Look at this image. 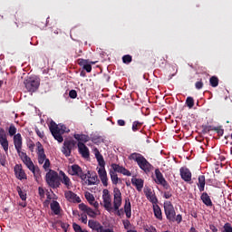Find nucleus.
<instances>
[{
	"instance_id": "nucleus-48",
	"label": "nucleus",
	"mask_w": 232,
	"mask_h": 232,
	"mask_svg": "<svg viewBox=\"0 0 232 232\" xmlns=\"http://www.w3.org/2000/svg\"><path fill=\"white\" fill-rule=\"evenodd\" d=\"M34 131L36 135L40 137V139H44V131H41L37 127L34 129Z\"/></svg>"
},
{
	"instance_id": "nucleus-3",
	"label": "nucleus",
	"mask_w": 232,
	"mask_h": 232,
	"mask_svg": "<svg viewBox=\"0 0 232 232\" xmlns=\"http://www.w3.org/2000/svg\"><path fill=\"white\" fill-rule=\"evenodd\" d=\"M49 130L53 135V137L58 142H63L64 138H63V133H66V126L64 125H57L55 121H51L49 124Z\"/></svg>"
},
{
	"instance_id": "nucleus-62",
	"label": "nucleus",
	"mask_w": 232,
	"mask_h": 232,
	"mask_svg": "<svg viewBox=\"0 0 232 232\" xmlns=\"http://www.w3.org/2000/svg\"><path fill=\"white\" fill-rule=\"evenodd\" d=\"M91 206H93V208H95V209H99V202H97V201H93L92 204H91Z\"/></svg>"
},
{
	"instance_id": "nucleus-26",
	"label": "nucleus",
	"mask_w": 232,
	"mask_h": 232,
	"mask_svg": "<svg viewBox=\"0 0 232 232\" xmlns=\"http://www.w3.org/2000/svg\"><path fill=\"white\" fill-rule=\"evenodd\" d=\"M153 213L158 220H162V209H160V207L159 205H153Z\"/></svg>"
},
{
	"instance_id": "nucleus-44",
	"label": "nucleus",
	"mask_w": 232,
	"mask_h": 232,
	"mask_svg": "<svg viewBox=\"0 0 232 232\" xmlns=\"http://www.w3.org/2000/svg\"><path fill=\"white\" fill-rule=\"evenodd\" d=\"M195 88L196 90H202L204 88V82H202V79L195 83Z\"/></svg>"
},
{
	"instance_id": "nucleus-35",
	"label": "nucleus",
	"mask_w": 232,
	"mask_h": 232,
	"mask_svg": "<svg viewBox=\"0 0 232 232\" xmlns=\"http://www.w3.org/2000/svg\"><path fill=\"white\" fill-rule=\"evenodd\" d=\"M8 133H9L10 137H14V135L15 137V135H17V134H15V133H17V128H15V125H14V124L10 125Z\"/></svg>"
},
{
	"instance_id": "nucleus-6",
	"label": "nucleus",
	"mask_w": 232,
	"mask_h": 232,
	"mask_svg": "<svg viewBox=\"0 0 232 232\" xmlns=\"http://www.w3.org/2000/svg\"><path fill=\"white\" fill-rule=\"evenodd\" d=\"M14 148H15L17 154L20 157L21 160H23V159H26L28 157V155L26 154V152L22 151L23 137L21 136V133H17L16 135L14 136Z\"/></svg>"
},
{
	"instance_id": "nucleus-37",
	"label": "nucleus",
	"mask_w": 232,
	"mask_h": 232,
	"mask_svg": "<svg viewBox=\"0 0 232 232\" xmlns=\"http://www.w3.org/2000/svg\"><path fill=\"white\" fill-rule=\"evenodd\" d=\"M17 192L22 200H26V192L23 191L21 187H17Z\"/></svg>"
},
{
	"instance_id": "nucleus-28",
	"label": "nucleus",
	"mask_w": 232,
	"mask_h": 232,
	"mask_svg": "<svg viewBox=\"0 0 232 232\" xmlns=\"http://www.w3.org/2000/svg\"><path fill=\"white\" fill-rule=\"evenodd\" d=\"M97 182H99V177L97 176V174H94L92 176L90 175L88 177V179H87L88 186H95Z\"/></svg>"
},
{
	"instance_id": "nucleus-12",
	"label": "nucleus",
	"mask_w": 232,
	"mask_h": 232,
	"mask_svg": "<svg viewBox=\"0 0 232 232\" xmlns=\"http://www.w3.org/2000/svg\"><path fill=\"white\" fill-rule=\"evenodd\" d=\"M36 151L38 155V163L44 164V160H46V154L44 153V147L41 141L36 142Z\"/></svg>"
},
{
	"instance_id": "nucleus-4",
	"label": "nucleus",
	"mask_w": 232,
	"mask_h": 232,
	"mask_svg": "<svg viewBox=\"0 0 232 232\" xmlns=\"http://www.w3.org/2000/svg\"><path fill=\"white\" fill-rule=\"evenodd\" d=\"M45 182L52 188V189H57L61 188V177L59 173L53 169H49V171L45 175Z\"/></svg>"
},
{
	"instance_id": "nucleus-7",
	"label": "nucleus",
	"mask_w": 232,
	"mask_h": 232,
	"mask_svg": "<svg viewBox=\"0 0 232 232\" xmlns=\"http://www.w3.org/2000/svg\"><path fill=\"white\" fill-rule=\"evenodd\" d=\"M122 206V193L119 188H113V208L114 211H117V216L121 217V211H119V208Z\"/></svg>"
},
{
	"instance_id": "nucleus-33",
	"label": "nucleus",
	"mask_w": 232,
	"mask_h": 232,
	"mask_svg": "<svg viewBox=\"0 0 232 232\" xmlns=\"http://www.w3.org/2000/svg\"><path fill=\"white\" fill-rule=\"evenodd\" d=\"M85 198L89 202V204H93V202H95V197H93V194L90 192L85 193Z\"/></svg>"
},
{
	"instance_id": "nucleus-9",
	"label": "nucleus",
	"mask_w": 232,
	"mask_h": 232,
	"mask_svg": "<svg viewBox=\"0 0 232 232\" xmlns=\"http://www.w3.org/2000/svg\"><path fill=\"white\" fill-rule=\"evenodd\" d=\"M77 146V141L74 140H65L62 148V153L65 157H70L72 155V150Z\"/></svg>"
},
{
	"instance_id": "nucleus-51",
	"label": "nucleus",
	"mask_w": 232,
	"mask_h": 232,
	"mask_svg": "<svg viewBox=\"0 0 232 232\" xmlns=\"http://www.w3.org/2000/svg\"><path fill=\"white\" fill-rule=\"evenodd\" d=\"M79 209H81V211H84L86 213L87 209L90 208L88 206H86V204L84 203H81L78 206Z\"/></svg>"
},
{
	"instance_id": "nucleus-55",
	"label": "nucleus",
	"mask_w": 232,
	"mask_h": 232,
	"mask_svg": "<svg viewBox=\"0 0 232 232\" xmlns=\"http://www.w3.org/2000/svg\"><path fill=\"white\" fill-rule=\"evenodd\" d=\"M163 197H164V198H171V197H173V195L169 191H165Z\"/></svg>"
},
{
	"instance_id": "nucleus-45",
	"label": "nucleus",
	"mask_w": 232,
	"mask_h": 232,
	"mask_svg": "<svg viewBox=\"0 0 232 232\" xmlns=\"http://www.w3.org/2000/svg\"><path fill=\"white\" fill-rule=\"evenodd\" d=\"M78 217H81V220L82 224H88V216L86 214H79L77 213Z\"/></svg>"
},
{
	"instance_id": "nucleus-22",
	"label": "nucleus",
	"mask_w": 232,
	"mask_h": 232,
	"mask_svg": "<svg viewBox=\"0 0 232 232\" xmlns=\"http://www.w3.org/2000/svg\"><path fill=\"white\" fill-rule=\"evenodd\" d=\"M131 184L132 186H135L137 191H142V188H144V179L132 178Z\"/></svg>"
},
{
	"instance_id": "nucleus-30",
	"label": "nucleus",
	"mask_w": 232,
	"mask_h": 232,
	"mask_svg": "<svg viewBox=\"0 0 232 232\" xmlns=\"http://www.w3.org/2000/svg\"><path fill=\"white\" fill-rule=\"evenodd\" d=\"M110 175H111V180L114 186H117L119 184V176L115 171L110 170Z\"/></svg>"
},
{
	"instance_id": "nucleus-64",
	"label": "nucleus",
	"mask_w": 232,
	"mask_h": 232,
	"mask_svg": "<svg viewBox=\"0 0 232 232\" xmlns=\"http://www.w3.org/2000/svg\"><path fill=\"white\" fill-rule=\"evenodd\" d=\"M74 139L76 140H81V137H82V135H80V134H74Z\"/></svg>"
},
{
	"instance_id": "nucleus-52",
	"label": "nucleus",
	"mask_w": 232,
	"mask_h": 232,
	"mask_svg": "<svg viewBox=\"0 0 232 232\" xmlns=\"http://www.w3.org/2000/svg\"><path fill=\"white\" fill-rule=\"evenodd\" d=\"M122 224L124 226V229H130V227L131 226V223L128 219L123 220Z\"/></svg>"
},
{
	"instance_id": "nucleus-63",
	"label": "nucleus",
	"mask_w": 232,
	"mask_h": 232,
	"mask_svg": "<svg viewBox=\"0 0 232 232\" xmlns=\"http://www.w3.org/2000/svg\"><path fill=\"white\" fill-rule=\"evenodd\" d=\"M102 232H114L113 229H111V228H103L102 229Z\"/></svg>"
},
{
	"instance_id": "nucleus-16",
	"label": "nucleus",
	"mask_w": 232,
	"mask_h": 232,
	"mask_svg": "<svg viewBox=\"0 0 232 232\" xmlns=\"http://www.w3.org/2000/svg\"><path fill=\"white\" fill-rule=\"evenodd\" d=\"M64 197L69 202H73L74 204H81V198L77 194L73 193L72 190L64 192Z\"/></svg>"
},
{
	"instance_id": "nucleus-47",
	"label": "nucleus",
	"mask_w": 232,
	"mask_h": 232,
	"mask_svg": "<svg viewBox=\"0 0 232 232\" xmlns=\"http://www.w3.org/2000/svg\"><path fill=\"white\" fill-rule=\"evenodd\" d=\"M38 194H39V197L41 199L44 198L45 192H44V188H43V187L38 188Z\"/></svg>"
},
{
	"instance_id": "nucleus-10",
	"label": "nucleus",
	"mask_w": 232,
	"mask_h": 232,
	"mask_svg": "<svg viewBox=\"0 0 232 232\" xmlns=\"http://www.w3.org/2000/svg\"><path fill=\"white\" fill-rule=\"evenodd\" d=\"M155 175H156V179H155L156 184L162 186L164 189H171L169 183H168L166 179H164V175H162V172H160V169H156Z\"/></svg>"
},
{
	"instance_id": "nucleus-58",
	"label": "nucleus",
	"mask_w": 232,
	"mask_h": 232,
	"mask_svg": "<svg viewBox=\"0 0 232 232\" xmlns=\"http://www.w3.org/2000/svg\"><path fill=\"white\" fill-rule=\"evenodd\" d=\"M204 131H215V127L213 126H207L205 129H204Z\"/></svg>"
},
{
	"instance_id": "nucleus-18",
	"label": "nucleus",
	"mask_w": 232,
	"mask_h": 232,
	"mask_svg": "<svg viewBox=\"0 0 232 232\" xmlns=\"http://www.w3.org/2000/svg\"><path fill=\"white\" fill-rule=\"evenodd\" d=\"M14 175L18 180H24L26 179V173L23 169V166L21 165H15L14 166Z\"/></svg>"
},
{
	"instance_id": "nucleus-39",
	"label": "nucleus",
	"mask_w": 232,
	"mask_h": 232,
	"mask_svg": "<svg viewBox=\"0 0 232 232\" xmlns=\"http://www.w3.org/2000/svg\"><path fill=\"white\" fill-rule=\"evenodd\" d=\"M124 211H131V202L128 198H125Z\"/></svg>"
},
{
	"instance_id": "nucleus-56",
	"label": "nucleus",
	"mask_w": 232,
	"mask_h": 232,
	"mask_svg": "<svg viewBox=\"0 0 232 232\" xmlns=\"http://www.w3.org/2000/svg\"><path fill=\"white\" fill-rule=\"evenodd\" d=\"M61 227L64 230V231H68V227H70V225L68 223H62L61 224Z\"/></svg>"
},
{
	"instance_id": "nucleus-29",
	"label": "nucleus",
	"mask_w": 232,
	"mask_h": 232,
	"mask_svg": "<svg viewBox=\"0 0 232 232\" xmlns=\"http://www.w3.org/2000/svg\"><path fill=\"white\" fill-rule=\"evenodd\" d=\"M144 124V122L139 121H135L132 122V127L131 130L134 132L139 131V130H140V128H142V125Z\"/></svg>"
},
{
	"instance_id": "nucleus-20",
	"label": "nucleus",
	"mask_w": 232,
	"mask_h": 232,
	"mask_svg": "<svg viewBox=\"0 0 232 232\" xmlns=\"http://www.w3.org/2000/svg\"><path fill=\"white\" fill-rule=\"evenodd\" d=\"M180 177L185 182H191V171L188 168L182 167L179 169Z\"/></svg>"
},
{
	"instance_id": "nucleus-15",
	"label": "nucleus",
	"mask_w": 232,
	"mask_h": 232,
	"mask_svg": "<svg viewBox=\"0 0 232 232\" xmlns=\"http://www.w3.org/2000/svg\"><path fill=\"white\" fill-rule=\"evenodd\" d=\"M78 64L81 66L87 73L92 72V64H95V62H90V60H85L82 58L78 59Z\"/></svg>"
},
{
	"instance_id": "nucleus-34",
	"label": "nucleus",
	"mask_w": 232,
	"mask_h": 232,
	"mask_svg": "<svg viewBox=\"0 0 232 232\" xmlns=\"http://www.w3.org/2000/svg\"><path fill=\"white\" fill-rule=\"evenodd\" d=\"M111 167L112 168V171H114V173H121V171H122V166H120L119 164H117V163H112L111 165Z\"/></svg>"
},
{
	"instance_id": "nucleus-5",
	"label": "nucleus",
	"mask_w": 232,
	"mask_h": 232,
	"mask_svg": "<svg viewBox=\"0 0 232 232\" xmlns=\"http://www.w3.org/2000/svg\"><path fill=\"white\" fill-rule=\"evenodd\" d=\"M24 84L29 93H35L39 90V86H41V82L37 77L30 76L24 81Z\"/></svg>"
},
{
	"instance_id": "nucleus-43",
	"label": "nucleus",
	"mask_w": 232,
	"mask_h": 232,
	"mask_svg": "<svg viewBox=\"0 0 232 232\" xmlns=\"http://www.w3.org/2000/svg\"><path fill=\"white\" fill-rule=\"evenodd\" d=\"M221 232H232V226L229 223H225Z\"/></svg>"
},
{
	"instance_id": "nucleus-13",
	"label": "nucleus",
	"mask_w": 232,
	"mask_h": 232,
	"mask_svg": "<svg viewBox=\"0 0 232 232\" xmlns=\"http://www.w3.org/2000/svg\"><path fill=\"white\" fill-rule=\"evenodd\" d=\"M0 144L5 151V153L8 154V138L6 137V132L5 129L0 128Z\"/></svg>"
},
{
	"instance_id": "nucleus-1",
	"label": "nucleus",
	"mask_w": 232,
	"mask_h": 232,
	"mask_svg": "<svg viewBox=\"0 0 232 232\" xmlns=\"http://www.w3.org/2000/svg\"><path fill=\"white\" fill-rule=\"evenodd\" d=\"M129 160H134L139 166L140 169L144 173H150L153 170V165L144 158V156L139 152H134L129 155Z\"/></svg>"
},
{
	"instance_id": "nucleus-14",
	"label": "nucleus",
	"mask_w": 232,
	"mask_h": 232,
	"mask_svg": "<svg viewBox=\"0 0 232 232\" xmlns=\"http://www.w3.org/2000/svg\"><path fill=\"white\" fill-rule=\"evenodd\" d=\"M72 175L80 177L82 180H86V179H88V175L83 173L82 169L77 164L72 166Z\"/></svg>"
},
{
	"instance_id": "nucleus-49",
	"label": "nucleus",
	"mask_w": 232,
	"mask_h": 232,
	"mask_svg": "<svg viewBox=\"0 0 232 232\" xmlns=\"http://www.w3.org/2000/svg\"><path fill=\"white\" fill-rule=\"evenodd\" d=\"M122 175H125L126 177H131V172L130 170H128L126 168H122L121 169V172Z\"/></svg>"
},
{
	"instance_id": "nucleus-31",
	"label": "nucleus",
	"mask_w": 232,
	"mask_h": 232,
	"mask_svg": "<svg viewBox=\"0 0 232 232\" xmlns=\"http://www.w3.org/2000/svg\"><path fill=\"white\" fill-rule=\"evenodd\" d=\"M218 82H219L218 77L217 76L210 77L209 84L210 86H212V88H217V86H218Z\"/></svg>"
},
{
	"instance_id": "nucleus-19",
	"label": "nucleus",
	"mask_w": 232,
	"mask_h": 232,
	"mask_svg": "<svg viewBox=\"0 0 232 232\" xmlns=\"http://www.w3.org/2000/svg\"><path fill=\"white\" fill-rule=\"evenodd\" d=\"M144 193L148 200L151 202L152 204H159V199L157 198V196L155 193L151 190V188H148L144 189Z\"/></svg>"
},
{
	"instance_id": "nucleus-8",
	"label": "nucleus",
	"mask_w": 232,
	"mask_h": 232,
	"mask_svg": "<svg viewBox=\"0 0 232 232\" xmlns=\"http://www.w3.org/2000/svg\"><path fill=\"white\" fill-rule=\"evenodd\" d=\"M164 211L167 220H169V222H175L177 213L175 212V208L173 207V204H171V201L164 202Z\"/></svg>"
},
{
	"instance_id": "nucleus-46",
	"label": "nucleus",
	"mask_w": 232,
	"mask_h": 232,
	"mask_svg": "<svg viewBox=\"0 0 232 232\" xmlns=\"http://www.w3.org/2000/svg\"><path fill=\"white\" fill-rule=\"evenodd\" d=\"M44 165H43V168H44V169L45 170V171H48V169H49V168H50V160L49 159H46L45 158V160H44Z\"/></svg>"
},
{
	"instance_id": "nucleus-27",
	"label": "nucleus",
	"mask_w": 232,
	"mask_h": 232,
	"mask_svg": "<svg viewBox=\"0 0 232 232\" xmlns=\"http://www.w3.org/2000/svg\"><path fill=\"white\" fill-rule=\"evenodd\" d=\"M51 209L54 213V215H60L61 214V205H59V202L53 200L51 203Z\"/></svg>"
},
{
	"instance_id": "nucleus-61",
	"label": "nucleus",
	"mask_w": 232,
	"mask_h": 232,
	"mask_svg": "<svg viewBox=\"0 0 232 232\" xmlns=\"http://www.w3.org/2000/svg\"><path fill=\"white\" fill-rule=\"evenodd\" d=\"M28 148H29L30 151L34 152V150L35 148V144L31 143V144L28 145Z\"/></svg>"
},
{
	"instance_id": "nucleus-11",
	"label": "nucleus",
	"mask_w": 232,
	"mask_h": 232,
	"mask_svg": "<svg viewBox=\"0 0 232 232\" xmlns=\"http://www.w3.org/2000/svg\"><path fill=\"white\" fill-rule=\"evenodd\" d=\"M102 200H103V208L106 211H111L113 208L111 207V195L110 194V190L104 188L102 190Z\"/></svg>"
},
{
	"instance_id": "nucleus-23",
	"label": "nucleus",
	"mask_w": 232,
	"mask_h": 232,
	"mask_svg": "<svg viewBox=\"0 0 232 232\" xmlns=\"http://www.w3.org/2000/svg\"><path fill=\"white\" fill-rule=\"evenodd\" d=\"M200 198H201L203 204H205V206H207V208L213 207V201H211V198L209 197L208 192H203L200 196Z\"/></svg>"
},
{
	"instance_id": "nucleus-50",
	"label": "nucleus",
	"mask_w": 232,
	"mask_h": 232,
	"mask_svg": "<svg viewBox=\"0 0 232 232\" xmlns=\"http://www.w3.org/2000/svg\"><path fill=\"white\" fill-rule=\"evenodd\" d=\"M69 97H70L71 99H77V91H75V90H71V91L69 92Z\"/></svg>"
},
{
	"instance_id": "nucleus-21",
	"label": "nucleus",
	"mask_w": 232,
	"mask_h": 232,
	"mask_svg": "<svg viewBox=\"0 0 232 232\" xmlns=\"http://www.w3.org/2000/svg\"><path fill=\"white\" fill-rule=\"evenodd\" d=\"M88 226L92 231H97V232H102V229L104 228L103 226L101 225L99 221H95L93 219H90L88 221Z\"/></svg>"
},
{
	"instance_id": "nucleus-41",
	"label": "nucleus",
	"mask_w": 232,
	"mask_h": 232,
	"mask_svg": "<svg viewBox=\"0 0 232 232\" xmlns=\"http://www.w3.org/2000/svg\"><path fill=\"white\" fill-rule=\"evenodd\" d=\"M85 213H87L88 217H91V218H95L97 217V213H95V211H93L90 207L87 208Z\"/></svg>"
},
{
	"instance_id": "nucleus-54",
	"label": "nucleus",
	"mask_w": 232,
	"mask_h": 232,
	"mask_svg": "<svg viewBox=\"0 0 232 232\" xmlns=\"http://www.w3.org/2000/svg\"><path fill=\"white\" fill-rule=\"evenodd\" d=\"M89 140H90V136L86 134H82V137H81L82 142H89Z\"/></svg>"
},
{
	"instance_id": "nucleus-2",
	"label": "nucleus",
	"mask_w": 232,
	"mask_h": 232,
	"mask_svg": "<svg viewBox=\"0 0 232 232\" xmlns=\"http://www.w3.org/2000/svg\"><path fill=\"white\" fill-rule=\"evenodd\" d=\"M95 157L100 166L98 169V175L102 184H103L104 188H108V172H106V161H104V157L99 151V150L95 149Z\"/></svg>"
},
{
	"instance_id": "nucleus-42",
	"label": "nucleus",
	"mask_w": 232,
	"mask_h": 232,
	"mask_svg": "<svg viewBox=\"0 0 232 232\" xmlns=\"http://www.w3.org/2000/svg\"><path fill=\"white\" fill-rule=\"evenodd\" d=\"M214 131L218 133V137H222V135H224V130L222 129V126L214 127Z\"/></svg>"
},
{
	"instance_id": "nucleus-36",
	"label": "nucleus",
	"mask_w": 232,
	"mask_h": 232,
	"mask_svg": "<svg viewBox=\"0 0 232 232\" xmlns=\"http://www.w3.org/2000/svg\"><path fill=\"white\" fill-rule=\"evenodd\" d=\"M186 104L188 108H193L195 106V100L193 99V97L188 96L186 100Z\"/></svg>"
},
{
	"instance_id": "nucleus-38",
	"label": "nucleus",
	"mask_w": 232,
	"mask_h": 232,
	"mask_svg": "<svg viewBox=\"0 0 232 232\" xmlns=\"http://www.w3.org/2000/svg\"><path fill=\"white\" fill-rule=\"evenodd\" d=\"M131 61H133V58L131 57V55L126 54L122 56V63H124V64H130Z\"/></svg>"
},
{
	"instance_id": "nucleus-53",
	"label": "nucleus",
	"mask_w": 232,
	"mask_h": 232,
	"mask_svg": "<svg viewBox=\"0 0 232 232\" xmlns=\"http://www.w3.org/2000/svg\"><path fill=\"white\" fill-rule=\"evenodd\" d=\"M25 166L28 168L30 171L31 169H34V168H35V165H34V161H32V160L25 163Z\"/></svg>"
},
{
	"instance_id": "nucleus-59",
	"label": "nucleus",
	"mask_w": 232,
	"mask_h": 232,
	"mask_svg": "<svg viewBox=\"0 0 232 232\" xmlns=\"http://www.w3.org/2000/svg\"><path fill=\"white\" fill-rule=\"evenodd\" d=\"M117 124L118 126H126V121L124 120H118Z\"/></svg>"
},
{
	"instance_id": "nucleus-32",
	"label": "nucleus",
	"mask_w": 232,
	"mask_h": 232,
	"mask_svg": "<svg viewBox=\"0 0 232 232\" xmlns=\"http://www.w3.org/2000/svg\"><path fill=\"white\" fill-rule=\"evenodd\" d=\"M31 171L36 180L38 179H41V169H39V167H34V169H31Z\"/></svg>"
},
{
	"instance_id": "nucleus-57",
	"label": "nucleus",
	"mask_w": 232,
	"mask_h": 232,
	"mask_svg": "<svg viewBox=\"0 0 232 232\" xmlns=\"http://www.w3.org/2000/svg\"><path fill=\"white\" fill-rule=\"evenodd\" d=\"M175 221L178 222V224H180V222H182V215H177V217L175 218Z\"/></svg>"
},
{
	"instance_id": "nucleus-17",
	"label": "nucleus",
	"mask_w": 232,
	"mask_h": 232,
	"mask_svg": "<svg viewBox=\"0 0 232 232\" xmlns=\"http://www.w3.org/2000/svg\"><path fill=\"white\" fill-rule=\"evenodd\" d=\"M78 151L83 159H90V149L83 142H78Z\"/></svg>"
},
{
	"instance_id": "nucleus-25",
	"label": "nucleus",
	"mask_w": 232,
	"mask_h": 232,
	"mask_svg": "<svg viewBox=\"0 0 232 232\" xmlns=\"http://www.w3.org/2000/svg\"><path fill=\"white\" fill-rule=\"evenodd\" d=\"M198 182L197 186H198L200 193H202V191H204V189L206 188V176H204V175L198 176Z\"/></svg>"
},
{
	"instance_id": "nucleus-60",
	"label": "nucleus",
	"mask_w": 232,
	"mask_h": 232,
	"mask_svg": "<svg viewBox=\"0 0 232 232\" xmlns=\"http://www.w3.org/2000/svg\"><path fill=\"white\" fill-rule=\"evenodd\" d=\"M32 160V159H30V157H26V158H24L22 160V161L24 162V164H27L28 162H30Z\"/></svg>"
},
{
	"instance_id": "nucleus-40",
	"label": "nucleus",
	"mask_w": 232,
	"mask_h": 232,
	"mask_svg": "<svg viewBox=\"0 0 232 232\" xmlns=\"http://www.w3.org/2000/svg\"><path fill=\"white\" fill-rule=\"evenodd\" d=\"M72 228L75 232H87L88 230H83L82 227L77 223H72Z\"/></svg>"
},
{
	"instance_id": "nucleus-24",
	"label": "nucleus",
	"mask_w": 232,
	"mask_h": 232,
	"mask_svg": "<svg viewBox=\"0 0 232 232\" xmlns=\"http://www.w3.org/2000/svg\"><path fill=\"white\" fill-rule=\"evenodd\" d=\"M60 175H62L63 179H61L62 184H64L67 189H72V180L63 171H60Z\"/></svg>"
}]
</instances>
